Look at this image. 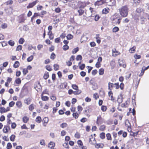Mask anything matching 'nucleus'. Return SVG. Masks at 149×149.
I'll list each match as a JSON object with an SVG mask.
<instances>
[{
	"mask_svg": "<svg viewBox=\"0 0 149 149\" xmlns=\"http://www.w3.org/2000/svg\"><path fill=\"white\" fill-rule=\"evenodd\" d=\"M29 120V118L27 116H24L22 118L23 121L25 123H27Z\"/></svg>",
	"mask_w": 149,
	"mask_h": 149,
	"instance_id": "23",
	"label": "nucleus"
},
{
	"mask_svg": "<svg viewBox=\"0 0 149 149\" xmlns=\"http://www.w3.org/2000/svg\"><path fill=\"white\" fill-rule=\"evenodd\" d=\"M48 97L47 96H42V99L43 100L46 101L48 100Z\"/></svg>",
	"mask_w": 149,
	"mask_h": 149,
	"instance_id": "56",
	"label": "nucleus"
},
{
	"mask_svg": "<svg viewBox=\"0 0 149 149\" xmlns=\"http://www.w3.org/2000/svg\"><path fill=\"white\" fill-rule=\"evenodd\" d=\"M49 77V73L48 72H45L43 77L45 79H47Z\"/></svg>",
	"mask_w": 149,
	"mask_h": 149,
	"instance_id": "33",
	"label": "nucleus"
},
{
	"mask_svg": "<svg viewBox=\"0 0 149 149\" xmlns=\"http://www.w3.org/2000/svg\"><path fill=\"white\" fill-rule=\"evenodd\" d=\"M118 62L120 66H122L124 68H125L126 67V64L123 63V61L119 60H118Z\"/></svg>",
	"mask_w": 149,
	"mask_h": 149,
	"instance_id": "13",
	"label": "nucleus"
},
{
	"mask_svg": "<svg viewBox=\"0 0 149 149\" xmlns=\"http://www.w3.org/2000/svg\"><path fill=\"white\" fill-rule=\"evenodd\" d=\"M0 112L2 113H3L6 112V111L4 107H2L0 108Z\"/></svg>",
	"mask_w": 149,
	"mask_h": 149,
	"instance_id": "25",
	"label": "nucleus"
},
{
	"mask_svg": "<svg viewBox=\"0 0 149 149\" xmlns=\"http://www.w3.org/2000/svg\"><path fill=\"white\" fill-rule=\"evenodd\" d=\"M19 65V62L18 61H16L15 62V63L13 65V67L15 68H16L18 67Z\"/></svg>",
	"mask_w": 149,
	"mask_h": 149,
	"instance_id": "26",
	"label": "nucleus"
},
{
	"mask_svg": "<svg viewBox=\"0 0 149 149\" xmlns=\"http://www.w3.org/2000/svg\"><path fill=\"white\" fill-rule=\"evenodd\" d=\"M82 58V56L81 55H78L77 56L76 58V60L77 61H78L80 60L81 61Z\"/></svg>",
	"mask_w": 149,
	"mask_h": 149,
	"instance_id": "39",
	"label": "nucleus"
},
{
	"mask_svg": "<svg viewBox=\"0 0 149 149\" xmlns=\"http://www.w3.org/2000/svg\"><path fill=\"white\" fill-rule=\"evenodd\" d=\"M43 8L42 6L38 5L37 6V9L38 10H41Z\"/></svg>",
	"mask_w": 149,
	"mask_h": 149,
	"instance_id": "55",
	"label": "nucleus"
},
{
	"mask_svg": "<svg viewBox=\"0 0 149 149\" xmlns=\"http://www.w3.org/2000/svg\"><path fill=\"white\" fill-rule=\"evenodd\" d=\"M73 116L75 119L77 118L79 116V114L77 113H73Z\"/></svg>",
	"mask_w": 149,
	"mask_h": 149,
	"instance_id": "48",
	"label": "nucleus"
},
{
	"mask_svg": "<svg viewBox=\"0 0 149 149\" xmlns=\"http://www.w3.org/2000/svg\"><path fill=\"white\" fill-rule=\"evenodd\" d=\"M48 35L49 36V38L51 40H52L54 38V36L52 34V32L51 31H49L48 33Z\"/></svg>",
	"mask_w": 149,
	"mask_h": 149,
	"instance_id": "21",
	"label": "nucleus"
},
{
	"mask_svg": "<svg viewBox=\"0 0 149 149\" xmlns=\"http://www.w3.org/2000/svg\"><path fill=\"white\" fill-rule=\"evenodd\" d=\"M55 57H56V55H55V54L54 53H52V54H51V56H50V58L52 59L53 60L55 59Z\"/></svg>",
	"mask_w": 149,
	"mask_h": 149,
	"instance_id": "49",
	"label": "nucleus"
},
{
	"mask_svg": "<svg viewBox=\"0 0 149 149\" xmlns=\"http://www.w3.org/2000/svg\"><path fill=\"white\" fill-rule=\"evenodd\" d=\"M67 126L68 124L65 123H63L60 125V127L63 128L66 127H67Z\"/></svg>",
	"mask_w": 149,
	"mask_h": 149,
	"instance_id": "41",
	"label": "nucleus"
},
{
	"mask_svg": "<svg viewBox=\"0 0 149 149\" xmlns=\"http://www.w3.org/2000/svg\"><path fill=\"white\" fill-rule=\"evenodd\" d=\"M85 67V65L84 64H82L79 67V69L81 70H83L84 68Z\"/></svg>",
	"mask_w": 149,
	"mask_h": 149,
	"instance_id": "53",
	"label": "nucleus"
},
{
	"mask_svg": "<svg viewBox=\"0 0 149 149\" xmlns=\"http://www.w3.org/2000/svg\"><path fill=\"white\" fill-rule=\"evenodd\" d=\"M106 3L105 0H100L95 2V6H100Z\"/></svg>",
	"mask_w": 149,
	"mask_h": 149,
	"instance_id": "7",
	"label": "nucleus"
},
{
	"mask_svg": "<svg viewBox=\"0 0 149 149\" xmlns=\"http://www.w3.org/2000/svg\"><path fill=\"white\" fill-rule=\"evenodd\" d=\"M101 110L103 111H106L107 107L105 106H102L101 107Z\"/></svg>",
	"mask_w": 149,
	"mask_h": 149,
	"instance_id": "63",
	"label": "nucleus"
},
{
	"mask_svg": "<svg viewBox=\"0 0 149 149\" xmlns=\"http://www.w3.org/2000/svg\"><path fill=\"white\" fill-rule=\"evenodd\" d=\"M74 136L77 139H79L80 137V134L79 133L77 132L75 134Z\"/></svg>",
	"mask_w": 149,
	"mask_h": 149,
	"instance_id": "58",
	"label": "nucleus"
},
{
	"mask_svg": "<svg viewBox=\"0 0 149 149\" xmlns=\"http://www.w3.org/2000/svg\"><path fill=\"white\" fill-rule=\"evenodd\" d=\"M5 120V117L3 115H2L0 117V121H3Z\"/></svg>",
	"mask_w": 149,
	"mask_h": 149,
	"instance_id": "64",
	"label": "nucleus"
},
{
	"mask_svg": "<svg viewBox=\"0 0 149 149\" xmlns=\"http://www.w3.org/2000/svg\"><path fill=\"white\" fill-rule=\"evenodd\" d=\"M106 3L109 6H112L114 5L116 3L115 0H105Z\"/></svg>",
	"mask_w": 149,
	"mask_h": 149,
	"instance_id": "5",
	"label": "nucleus"
},
{
	"mask_svg": "<svg viewBox=\"0 0 149 149\" xmlns=\"http://www.w3.org/2000/svg\"><path fill=\"white\" fill-rule=\"evenodd\" d=\"M109 9L108 8H104L102 10V13L103 14H107L109 13Z\"/></svg>",
	"mask_w": 149,
	"mask_h": 149,
	"instance_id": "19",
	"label": "nucleus"
},
{
	"mask_svg": "<svg viewBox=\"0 0 149 149\" xmlns=\"http://www.w3.org/2000/svg\"><path fill=\"white\" fill-rule=\"evenodd\" d=\"M39 1L38 0H36L35 1H33L31 3H29L28 6L26 7L27 8H33L34 6H35L38 3Z\"/></svg>",
	"mask_w": 149,
	"mask_h": 149,
	"instance_id": "4",
	"label": "nucleus"
},
{
	"mask_svg": "<svg viewBox=\"0 0 149 149\" xmlns=\"http://www.w3.org/2000/svg\"><path fill=\"white\" fill-rule=\"evenodd\" d=\"M36 121L38 123H40L41 121V118L40 116L37 117L36 120Z\"/></svg>",
	"mask_w": 149,
	"mask_h": 149,
	"instance_id": "36",
	"label": "nucleus"
},
{
	"mask_svg": "<svg viewBox=\"0 0 149 149\" xmlns=\"http://www.w3.org/2000/svg\"><path fill=\"white\" fill-rule=\"evenodd\" d=\"M50 3H51L52 5L53 6H57L58 5V3L56 1L52 0L51 1Z\"/></svg>",
	"mask_w": 149,
	"mask_h": 149,
	"instance_id": "17",
	"label": "nucleus"
},
{
	"mask_svg": "<svg viewBox=\"0 0 149 149\" xmlns=\"http://www.w3.org/2000/svg\"><path fill=\"white\" fill-rule=\"evenodd\" d=\"M79 51V48L77 47L74 49L72 51V52L73 54H75Z\"/></svg>",
	"mask_w": 149,
	"mask_h": 149,
	"instance_id": "44",
	"label": "nucleus"
},
{
	"mask_svg": "<svg viewBox=\"0 0 149 149\" xmlns=\"http://www.w3.org/2000/svg\"><path fill=\"white\" fill-rule=\"evenodd\" d=\"M35 107V105L34 104H31L29 107V110L31 111H32L34 109Z\"/></svg>",
	"mask_w": 149,
	"mask_h": 149,
	"instance_id": "27",
	"label": "nucleus"
},
{
	"mask_svg": "<svg viewBox=\"0 0 149 149\" xmlns=\"http://www.w3.org/2000/svg\"><path fill=\"white\" fill-rule=\"evenodd\" d=\"M143 11V9L141 8H138L136 9L135 13L132 15L133 18L136 22L139 20V17Z\"/></svg>",
	"mask_w": 149,
	"mask_h": 149,
	"instance_id": "2",
	"label": "nucleus"
},
{
	"mask_svg": "<svg viewBox=\"0 0 149 149\" xmlns=\"http://www.w3.org/2000/svg\"><path fill=\"white\" fill-rule=\"evenodd\" d=\"M66 37L68 40H70L73 38V36L71 34H69L67 35Z\"/></svg>",
	"mask_w": 149,
	"mask_h": 149,
	"instance_id": "35",
	"label": "nucleus"
},
{
	"mask_svg": "<svg viewBox=\"0 0 149 149\" xmlns=\"http://www.w3.org/2000/svg\"><path fill=\"white\" fill-rule=\"evenodd\" d=\"M97 71L96 70H93L92 72V74L93 75H95L97 73Z\"/></svg>",
	"mask_w": 149,
	"mask_h": 149,
	"instance_id": "62",
	"label": "nucleus"
},
{
	"mask_svg": "<svg viewBox=\"0 0 149 149\" xmlns=\"http://www.w3.org/2000/svg\"><path fill=\"white\" fill-rule=\"evenodd\" d=\"M77 143L80 148L83 146V143L81 140H78L77 141Z\"/></svg>",
	"mask_w": 149,
	"mask_h": 149,
	"instance_id": "37",
	"label": "nucleus"
},
{
	"mask_svg": "<svg viewBox=\"0 0 149 149\" xmlns=\"http://www.w3.org/2000/svg\"><path fill=\"white\" fill-rule=\"evenodd\" d=\"M129 9L127 5L122 6L119 9L120 15L123 17H126L128 14Z\"/></svg>",
	"mask_w": 149,
	"mask_h": 149,
	"instance_id": "1",
	"label": "nucleus"
},
{
	"mask_svg": "<svg viewBox=\"0 0 149 149\" xmlns=\"http://www.w3.org/2000/svg\"><path fill=\"white\" fill-rule=\"evenodd\" d=\"M7 27V25L6 23H4L1 25V27L2 29H4L6 28Z\"/></svg>",
	"mask_w": 149,
	"mask_h": 149,
	"instance_id": "54",
	"label": "nucleus"
},
{
	"mask_svg": "<svg viewBox=\"0 0 149 149\" xmlns=\"http://www.w3.org/2000/svg\"><path fill=\"white\" fill-rule=\"evenodd\" d=\"M125 125L128 128H130L131 127V124L129 122V121L128 120H125Z\"/></svg>",
	"mask_w": 149,
	"mask_h": 149,
	"instance_id": "16",
	"label": "nucleus"
},
{
	"mask_svg": "<svg viewBox=\"0 0 149 149\" xmlns=\"http://www.w3.org/2000/svg\"><path fill=\"white\" fill-rule=\"evenodd\" d=\"M100 137L102 139H104L105 137V134L104 132H102L100 134Z\"/></svg>",
	"mask_w": 149,
	"mask_h": 149,
	"instance_id": "42",
	"label": "nucleus"
},
{
	"mask_svg": "<svg viewBox=\"0 0 149 149\" xmlns=\"http://www.w3.org/2000/svg\"><path fill=\"white\" fill-rule=\"evenodd\" d=\"M10 130V127L9 125H5L3 129V131L4 133H6L8 132Z\"/></svg>",
	"mask_w": 149,
	"mask_h": 149,
	"instance_id": "10",
	"label": "nucleus"
},
{
	"mask_svg": "<svg viewBox=\"0 0 149 149\" xmlns=\"http://www.w3.org/2000/svg\"><path fill=\"white\" fill-rule=\"evenodd\" d=\"M106 137L107 140H111V135L110 134L108 133L107 134Z\"/></svg>",
	"mask_w": 149,
	"mask_h": 149,
	"instance_id": "57",
	"label": "nucleus"
},
{
	"mask_svg": "<svg viewBox=\"0 0 149 149\" xmlns=\"http://www.w3.org/2000/svg\"><path fill=\"white\" fill-rule=\"evenodd\" d=\"M12 148V145L11 143H8L7 144L6 148L7 149H10Z\"/></svg>",
	"mask_w": 149,
	"mask_h": 149,
	"instance_id": "45",
	"label": "nucleus"
},
{
	"mask_svg": "<svg viewBox=\"0 0 149 149\" xmlns=\"http://www.w3.org/2000/svg\"><path fill=\"white\" fill-rule=\"evenodd\" d=\"M113 84L109 82L108 83V89L111 91L112 88L113 87Z\"/></svg>",
	"mask_w": 149,
	"mask_h": 149,
	"instance_id": "24",
	"label": "nucleus"
},
{
	"mask_svg": "<svg viewBox=\"0 0 149 149\" xmlns=\"http://www.w3.org/2000/svg\"><path fill=\"white\" fill-rule=\"evenodd\" d=\"M78 12L79 13V15L81 16L84 14V11L83 10L80 9L78 10Z\"/></svg>",
	"mask_w": 149,
	"mask_h": 149,
	"instance_id": "30",
	"label": "nucleus"
},
{
	"mask_svg": "<svg viewBox=\"0 0 149 149\" xmlns=\"http://www.w3.org/2000/svg\"><path fill=\"white\" fill-rule=\"evenodd\" d=\"M110 65L111 66V69H113L115 66V61H111L110 63Z\"/></svg>",
	"mask_w": 149,
	"mask_h": 149,
	"instance_id": "22",
	"label": "nucleus"
},
{
	"mask_svg": "<svg viewBox=\"0 0 149 149\" xmlns=\"http://www.w3.org/2000/svg\"><path fill=\"white\" fill-rule=\"evenodd\" d=\"M8 43L11 46H13L14 45L15 42L13 41L10 40L8 42Z\"/></svg>",
	"mask_w": 149,
	"mask_h": 149,
	"instance_id": "31",
	"label": "nucleus"
},
{
	"mask_svg": "<svg viewBox=\"0 0 149 149\" xmlns=\"http://www.w3.org/2000/svg\"><path fill=\"white\" fill-rule=\"evenodd\" d=\"M105 128V126L104 125H101L100 126L99 130L101 131H103Z\"/></svg>",
	"mask_w": 149,
	"mask_h": 149,
	"instance_id": "43",
	"label": "nucleus"
},
{
	"mask_svg": "<svg viewBox=\"0 0 149 149\" xmlns=\"http://www.w3.org/2000/svg\"><path fill=\"white\" fill-rule=\"evenodd\" d=\"M46 68L47 70L49 71H50L52 70V69L51 68V66L49 65H47L46 66Z\"/></svg>",
	"mask_w": 149,
	"mask_h": 149,
	"instance_id": "47",
	"label": "nucleus"
},
{
	"mask_svg": "<svg viewBox=\"0 0 149 149\" xmlns=\"http://www.w3.org/2000/svg\"><path fill=\"white\" fill-rule=\"evenodd\" d=\"M16 106L18 107H20L22 106V103L20 101H17L16 103Z\"/></svg>",
	"mask_w": 149,
	"mask_h": 149,
	"instance_id": "50",
	"label": "nucleus"
},
{
	"mask_svg": "<svg viewBox=\"0 0 149 149\" xmlns=\"http://www.w3.org/2000/svg\"><path fill=\"white\" fill-rule=\"evenodd\" d=\"M104 70L103 68H101L99 70V73L100 75H102L104 74Z\"/></svg>",
	"mask_w": 149,
	"mask_h": 149,
	"instance_id": "29",
	"label": "nucleus"
},
{
	"mask_svg": "<svg viewBox=\"0 0 149 149\" xmlns=\"http://www.w3.org/2000/svg\"><path fill=\"white\" fill-rule=\"evenodd\" d=\"M104 146V145L103 143H95V147L98 148H102Z\"/></svg>",
	"mask_w": 149,
	"mask_h": 149,
	"instance_id": "11",
	"label": "nucleus"
},
{
	"mask_svg": "<svg viewBox=\"0 0 149 149\" xmlns=\"http://www.w3.org/2000/svg\"><path fill=\"white\" fill-rule=\"evenodd\" d=\"M136 47H133L129 50V52L131 53H134L135 51Z\"/></svg>",
	"mask_w": 149,
	"mask_h": 149,
	"instance_id": "32",
	"label": "nucleus"
},
{
	"mask_svg": "<svg viewBox=\"0 0 149 149\" xmlns=\"http://www.w3.org/2000/svg\"><path fill=\"white\" fill-rule=\"evenodd\" d=\"M31 100L29 98H27L24 100V102L27 105L31 103Z\"/></svg>",
	"mask_w": 149,
	"mask_h": 149,
	"instance_id": "20",
	"label": "nucleus"
},
{
	"mask_svg": "<svg viewBox=\"0 0 149 149\" xmlns=\"http://www.w3.org/2000/svg\"><path fill=\"white\" fill-rule=\"evenodd\" d=\"M119 30V29L118 27H114L112 29L113 32H116Z\"/></svg>",
	"mask_w": 149,
	"mask_h": 149,
	"instance_id": "34",
	"label": "nucleus"
},
{
	"mask_svg": "<svg viewBox=\"0 0 149 149\" xmlns=\"http://www.w3.org/2000/svg\"><path fill=\"white\" fill-rule=\"evenodd\" d=\"M33 55H31L27 58V61L28 62H31L33 60Z\"/></svg>",
	"mask_w": 149,
	"mask_h": 149,
	"instance_id": "51",
	"label": "nucleus"
},
{
	"mask_svg": "<svg viewBox=\"0 0 149 149\" xmlns=\"http://www.w3.org/2000/svg\"><path fill=\"white\" fill-rule=\"evenodd\" d=\"M28 72V70L27 69H24L23 70V73L24 75H26Z\"/></svg>",
	"mask_w": 149,
	"mask_h": 149,
	"instance_id": "59",
	"label": "nucleus"
},
{
	"mask_svg": "<svg viewBox=\"0 0 149 149\" xmlns=\"http://www.w3.org/2000/svg\"><path fill=\"white\" fill-rule=\"evenodd\" d=\"M35 89L38 91V89H40L41 88V86L40 83L38 82L37 84H36L35 86Z\"/></svg>",
	"mask_w": 149,
	"mask_h": 149,
	"instance_id": "14",
	"label": "nucleus"
},
{
	"mask_svg": "<svg viewBox=\"0 0 149 149\" xmlns=\"http://www.w3.org/2000/svg\"><path fill=\"white\" fill-rule=\"evenodd\" d=\"M61 11V9L59 7L56 8L55 10V11L58 13H60Z\"/></svg>",
	"mask_w": 149,
	"mask_h": 149,
	"instance_id": "60",
	"label": "nucleus"
},
{
	"mask_svg": "<svg viewBox=\"0 0 149 149\" xmlns=\"http://www.w3.org/2000/svg\"><path fill=\"white\" fill-rule=\"evenodd\" d=\"M86 3L84 2L82 3L81 5L79 6V8H84L86 6Z\"/></svg>",
	"mask_w": 149,
	"mask_h": 149,
	"instance_id": "40",
	"label": "nucleus"
},
{
	"mask_svg": "<svg viewBox=\"0 0 149 149\" xmlns=\"http://www.w3.org/2000/svg\"><path fill=\"white\" fill-rule=\"evenodd\" d=\"M69 47L67 45H65L63 46V49L64 50L66 51L69 49Z\"/></svg>",
	"mask_w": 149,
	"mask_h": 149,
	"instance_id": "46",
	"label": "nucleus"
},
{
	"mask_svg": "<svg viewBox=\"0 0 149 149\" xmlns=\"http://www.w3.org/2000/svg\"><path fill=\"white\" fill-rule=\"evenodd\" d=\"M72 87L73 89L76 90V91H74L73 92V93L74 95H77L81 93V91L78 89V86L76 84H72Z\"/></svg>",
	"mask_w": 149,
	"mask_h": 149,
	"instance_id": "3",
	"label": "nucleus"
},
{
	"mask_svg": "<svg viewBox=\"0 0 149 149\" xmlns=\"http://www.w3.org/2000/svg\"><path fill=\"white\" fill-rule=\"evenodd\" d=\"M103 122V119L101 117V116H99L97 117L96 123L98 125L102 124Z\"/></svg>",
	"mask_w": 149,
	"mask_h": 149,
	"instance_id": "6",
	"label": "nucleus"
},
{
	"mask_svg": "<svg viewBox=\"0 0 149 149\" xmlns=\"http://www.w3.org/2000/svg\"><path fill=\"white\" fill-rule=\"evenodd\" d=\"M55 146V143L52 141H51L48 144V147L52 149L54 148Z\"/></svg>",
	"mask_w": 149,
	"mask_h": 149,
	"instance_id": "12",
	"label": "nucleus"
},
{
	"mask_svg": "<svg viewBox=\"0 0 149 149\" xmlns=\"http://www.w3.org/2000/svg\"><path fill=\"white\" fill-rule=\"evenodd\" d=\"M121 19L120 18L117 19L116 20H115L113 22L116 24H119L120 22Z\"/></svg>",
	"mask_w": 149,
	"mask_h": 149,
	"instance_id": "28",
	"label": "nucleus"
},
{
	"mask_svg": "<svg viewBox=\"0 0 149 149\" xmlns=\"http://www.w3.org/2000/svg\"><path fill=\"white\" fill-rule=\"evenodd\" d=\"M123 98L122 96L121 95L118 96L117 99V101L120 104L121 103L123 102Z\"/></svg>",
	"mask_w": 149,
	"mask_h": 149,
	"instance_id": "15",
	"label": "nucleus"
},
{
	"mask_svg": "<svg viewBox=\"0 0 149 149\" xmlns=\"http://www.w3.org/2000/svg\"><path fill=\"white\" fill-rule=\"evenodd\" d=\"M54 70H58L59 66L57 64H55L54 65Z\"/></svg>",
	"mask_w": 149,
	"mask_h": 149,
	"instance_id": "38",
	"label": "nucleus"
},
{
	"mask_svg": "<svg viewBox=\"0 0 149 149\" xmlns=\"http://www.w3.org/2000/svg\"><path fill=\"white\" fill-rule=\"evenodd\" d=\"M129 103V100H127L124 103H123L121 104V107H128Z\"/></svg>",
	"mask_w": 149,
	"mask_h": 149,
	"instance_id": "9",
	"label": "nucleus"
},
{
	"mask_svg": "<svg viewBox=\"0 0 149 149\" xmlns=\"http://www.w3.org/2000/svg\"><path fill=\"white\" fill-rule=\"evenodd\" d=\"M113 93L111 91H110L108 93V95L109 97H110V99L111 100L113 101L114 100V98L113 97Z\"/></svg>",
	"mask_w": 149,
	"mask_h": 149,
	"instance_id": "18",
	"label": "nucleus"
},
{
	"mask_svg": "<svg viewBox=\"0 0 149 149\" xmlns=\"http://www.w3.org/2000/svg\"><path fill=\"white\" fill-rule=\"evenodd\" d=\"M120 54V53L114 48L112 50V56H116Z\"/></svg>",
	"mask_w": 149,
	"mask_h": 149,
	"instance_id": "8",
	"label": "nucleus"
},
{
	"mask_svg": "<svg viewBox=\"0 0 149 149\" xmlns=\"http://www.w3.org/2000/svg\"><path fill=\"white\" fill-rule=\"evenodd\" d=\"M24 42V39L22 38H20L19 40V43L20 44H23Z\"/></svg>",
	"mask_w": 149,
	"mask_h": 149,
	"instance_id": "52",
	"label": "nucleus"
},
{
	"mask_svg": "<svg viewBox=\"0 0 149 149\" xmlns=\"http://www.w3.org/2000/svg\"><path fill=\"white\" fill-rule=\"evenodd\" d=\"M15 81L17 84H20L21 83V80L19 78H18L15 80Z\"/></svg>",
	"mask_w": 149,
	"mask_h": 149,
	"instance_id": "61",
	"label": "nucleus"
}]
</instances>
